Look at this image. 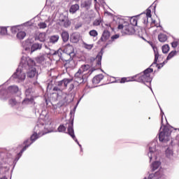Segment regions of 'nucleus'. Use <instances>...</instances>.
Wrapping results in <instances>:
<instances>
[{
	"label": "nucleus",
	"instance_id": "nucleus-37",
	"mask_svg": "<svg viewBox=\"0 0 179 179\" xmlns=\"http://www.w3.org/2000/svg\"><path fill=\"white\" fill-rule=\"evenodd\" d=\"M130 23L129 24H131V26H136L138 24V20L136 17H132L130 20Z\"/></svg>",
	"mask_w": 179,
	"mask_h": 179
},
{
	"label": "nucleus",
	"instance_id": "nucleus-35",
	"mask_svg": "<svg viewBox=\"0 0 179 179\" xmlns=\"http://www.w3.org/2000/svg\"><path fill=\"white\" fill-rule=\"evenodd\" d=\"M149 17H152V11L150 10H147L146 15L144 17V22H146Z\"/></svg>",
	"mask_w": 179,
	"mask_h": 179
},
{
	"label": "nucleus",
	"instance_id": "nucleus-48",
	"mask_svg": "<svg viewBox=\"0 0 179 179\" xmlns=\"http://www.w3.org/2000/svg\"><path fill=\"white\" fill-rule=\"evenodd\" d=\"M7 31H8V29L6 28H2L1 33H3V34H5Z\"/></svg>",
	"mask_w": 179,
	"mask_h": 179
},
{
	"label": "nucleus",
	"instance_id": "nucleus-26",
	"mask_svg": "<svg viewBox=\"0 0 179 179\" xmlns=\"http://www.w3.org/2000/svg\"><path fill=\"white\" fill-rule=\"evenodd\" d=\"M154 52H155V60L151 66H153V65H157V66H159L157 64V60L159 59V52H157V49H154Z\"/></svg>",
	"mask_w": 179,
	"mask_h": 179
},
{
	"label": "nucleus",
	"instance_id": "nucleus-44",
	"mask_svg": "<svg viewBox=\"0 0 179 179\" xmlns=\"http://www.w3.org/2000/svg\"><path fill=\"white\" fill-rule=\"evenodd\" d=\"M120 37V35L115 34L111 36L112 41H114V40H117Z\"/></svg>",
	"mask_w": 179,
	"mask_h": 179
},
{
	"label": "nucleus",
	"instance_id": "nucleus-20",
	"mask_svg": "<svg viewBox=\"0 0 179 179\" xmlns=\"http://www.w3.org/2000/svg\"><path fill=\"white\" fill-rule=\"evenodd\" d=\"M36 73H37V70L35 67L29 68V71L27 72L28 78H34V76H36Z\"/></svg>",
	"mask_w": 179,
	"mask_h": 179
},
{
	"label": "nucleus",
	"instance_id": "nucleus-38",
	"mask_svg": "<svg viewBox=\"0 0 179 179\" xmlns=\"http://www.w3.org/2000/svg\"><path fill=\"white\" fill-rule=\"evenodd\" d=\"M101 24V18L96 19L93 22V26H100Z\"/></svg>",
	"mask_w": 179,
	"mask_h": 179
},
{
	"label": "nucleus",
	"instance_id": "nucleus-23",
	"mask_svg": "<svg viewBox=\"0 0 179 179\" xmlns=\"http://www.w3.org/2000/svg\"><path fill=\"white\" fill-rule=\"evenodd\" d=\"M38 39L41 43H44L45 40L47 39V34L45 32H41L38 36Z\"/></svg>",
	"mask_w": 179,
	"mask_h": 179
},
{
	"label": "nucleus",
	"instance_id": "nucleus-10",
	"mask_svg": "<svg viewBox=\"0 0 179 179\" xmlns=\"http://www.w3.org/2000/svg\"><path fill=\"white\" fill-rule=\"evenodd\" d=\"M75 81L80 85L85 83V77L83 76V73L78 70L77 73L75 74Z\"/></svg>",
	"mask_w": 179,
	"mask_h": 179
},
{
	"label": "nucleus",
	"instance_id": "nucleus-55",
	"mask_svg": "<svg viewBox=\"0 0 179 179\" xmlns=\"http://www.w3.org/2000/svg\"><path fill=\"white\" fill-rule=\"evenodd\" d=\"M94 2H97V0H94Z\"/></svg>",
	"mask_w": 179,
	"mask_h": 179
},
{
	"label": "nucleus",
	"instance_id": "nucleus-46",
	"mask_svg": "<svg viewBox=\"0 0 179 179\" xmlns=\"http://www.w3.org/2000/svg\"><path fill=\"white\" fill-rule=\"evenodd\" d=\"M59 54H61V51L58 50L53 53V55H58L59 57Z\"/></svg>",
	"mask_w": 179,
	"mask_h": 179
},
{
	"label": "nucleus",
	"instance_id": "nucleus-39",
	"mask_svg": "<svg viewBox=\"0 0 179 179\" xmlns=\"http://www.w3.org/2000/svg\"><path fill=\"white\" fill-rule=\"evenodd\" d=\"M39 29H45L47 28V24L45 22H40L38 24Z\"/></svg>",
	"mask_w": 179,
	"mask_h": 179
},
{
	"label": "nucleus",
	"instance_id": "nucleus-19",
	"mask_svg": "<svg viewBox=\"0 0 179 179\" xmlns=\"http://www.w3.org/2000/svg\"><path fill=\"white\" fill-rule=\"evenodd\" d=\"M63 43H68L69 41V33L66 31H63L61 34Z\"/></svg>",
	"mask_w": 179,
	"mask_h": 179
},
{
	"label": "nucleus",
	"instance_id": "nucleus-40",
	"mask_svg": "<svg viewBox=\"0 0 179 179\" xmlns=\"http://www.w3.org/2000/svg\"><path fill=\"white\" fill-rule=\"evenodd\" d=\"M84 47L86 50H92L93 48V44L84 43Z\"/></svg>",
	"mask_w": 179,
	"mask_h": 179
},
{
	"label": "nucleus",
	"instance_id": "nucleus-5",
	"mask_svg": "<svg viewBox=\"0 0 179 179\" xmlns=\"http://www.w3.org/2000/svg\"><path fill=\"white\" fill-rule=\"evenodd\" d=\"M170 135H171V131L170 129L166 128L159 134V139L160 142H169L170 141Z\"/></svg>",
	"mask_w": 179,
	"mask_h": 179
},
{
	"label": "nucleus",
	"instance_id": "nucleus-49",
	"mask_svg": "<svg viewBox=\"0 0 179 179\" xmlns=\"http://www.w3.org/2000/svg\"><path fill=\"white\" fill-rule=\"evenodd\" d=\"M164 65V62H163L162 64H160L159 66H158V69H160V68H163V66Z\"/></svg>",
	"mask_w": 179,
	"mask_h": 179
},
{
	"label": "nucleus",
	"instance_id": "nucleus-7",
	"mask_svg": "<svg viewBox=\"0 0 179 179\" xmlns=\"http://www.w3.org/2000/svg\"><path fill=\"white\" fill-rule=\"evenodd\" d=\"M58 24H59V26L66 28L71 26V21L69 20V19H68V17L62 15H60Z\"/></svg>",
	"mask_w": 179,
	"mask_h": 179
},
{
	"label": "nucleus",
	"instance_id": "nucleus-9",
	"mask_svg": "<svg viewBox=\"0 0 179 179\" xmlns=\"http://www.w3.org/2000/svg\"><path fill=\"white\" fill-rule=\"evenodd\" d=\"M67 134L71 136V138L73 139V141H76L77 143H79L78 141V139H76V136H75V131L73 130V120H72L69 124H68V129H67Z\"/></svg>",
	"mask_w": 179,
	"mask_h": 179
},
{
	"label": "nucleus",
	"instance_id": "nucleus-51",
	"mask_svg": "<svg viewBox=\"0 0 179 179\" xmlns=\"http://www.w3.org/2000/svg\"><path fill=\"white\" fill-rule=\"evenodd\" d=\"M79 27H82V24H80L78 27H76V29H79Z\"/></svg>",
	"mask_w": 179,
	"mask_h": 179
},
{
	"label": "nucleus",
	"instance_id": "nucleus-57",
	"mask_svg": "<svg viewBox=\"0 0 179 179\" xmlns=\"http://www.w3.org/2000/svg\"><path fill=\"white\" fill-rule=\"evenodd\" d=\"M1 93H2L1 92H0V94H1Z\"/></svg>",
	"mask_w": 179,
	"mask_h": 179
},
{
	"label": "nucleus",
	"instance_id": "nucleus-32",
	"mask_svg": "<svg viewBox=\"0 0 179 179\" xmlns=\"http://www.w3.org/2000/svg\"><path fill=\"white\" fill-rule=\"evenodd\" d=\"M89 34L91 37H97V36H99V32H97L96 29H92L89 31Z\"/></svg>",
	"mask_w": 179,
	"mask_h": 179
},
{
	"label": "nucleus",
	"instance_id": "nucleus-1",
	"mask_svg": "<svg viewBox=\"0 0 179 179\" xmlns=\"http://www.w3.org/2000/svg\"><path fill=\"white\" fill-rule=\"evenodd\" d=\"M152 73H153V69L148 68L143 71V74H138L132 77L122 78L119 80L120 83H127V82H134V80L141 82L142 83H149L152 82V78H150Z\"/></svg>",
	"mask_w": 179,
	"mask_h": 179
},
{
	"label": "nucleus",
	"instance_id": "nucleus-27",
	"mask_svg": "<svg viewBox=\"0 0 179 179\" xmlns=\"http://www.w3.org/2000/svg\"><path fill=\"white\" fill-rule=\"evenodd\" d=\"M158 40L160 41V43H166V41H167V35L159 34L158 35Z\"/></svg>",
	"mask_w": 179,
	"mask_h": 179
},
{
	"label": "nucleus",
	"instance_id": "nucleus-22",
	"mask_svg": "<svg viewBox=\"0 0 179 179\" xmlns=\"http://www.w3.org/2000/svg\"><path fill=\"white\" fill-rule=\"evenodd\" d=\"M8 90L10 93L16 94L19 92V87L16 85H11L8 87Z\"/></svg>",
	"mask_w": 179,
	"mask_h": 179
},
{
	"label": "nucleus",
	"instance_id": "nucleus-54",
	"mask_svg": "<svg viewBox=\"0 0 179 179\" xmlns=\"http://www.w3.org/2000/svg\"><path fill=\"white\" fill-rule=\"evenodd\" d=\"M150 152L153 153V151H152V150H150Z\"/></svg>",
	"mask_w": 179,
	"mask_h": 179
},
{
	"label": "nucleus",
	"instance_id": "nucleus-45",
	"mask_svg": "<svg viewBox=\"0 0 179 179\" xmlns=\"http://www.w3.org/2000/svg\"><path fill=\"white\" fill-rule=\"evenodd\" d=\"M17 30H19V29L16 27H12V29H11L12 33H17Z\"/></svg>",
	"mask_w": 179,
	"mask_h": 179
},
{
	"label": "nucleus",
	"instance_id": "nucleus-4",
	"mask_svg": "<svg viewBox=\"0 0 179 179\" xmlns=\"http://www.w3.org/2000/svg\"><path fill=\"white\" fill-rule=\"evenodd\" d=\"M40 135H41L40 133L38 134H37V133H34L31 136L30 139H27L25 141H24L23 145L24 146L22 149V150L20 151L19 155H22V153H23V152H24V150H26V149H27V148H29V146H30V145H31V143H33V142H36V140H37L40 138Z\"/></svg>",
	"mask_w": 179,
	"mask_h": 179
},
{
	"label": "nucleus",
	"instance_id": "nucleus-30",
	"mask_svg": "<svg viewBox=\"0 0 179 179\" xmlns=\"http://www.w3.org/2000/svg\"><path fill=\"white\" fill-rule=\"evenodd\" d=\"M159 166H160V162H155L154 163H152V171H155L157 170Z\"/></svg>",
	"mask_w": 179,
	"mask_h": 179
},
{
	"label": "nucleus",
	"instance_id": "nucleus-2",
	"mask_svg": "<svg viewBox=\"0 0 179 179\" xmlns=\"http://www.w3.org/2000/svg\"><path fill=\"white\" fill-rule=\"evenodd\" d=\"M117 29L118 30H122L123 34H127L128 36L135 34V28H134L132 24L124 21V20H120Z\"/></svg>",
	"mask_w": 179,
	"mask_h": 179
},
{
	"label": "nucleus",
	"instance_id": "nucleus-31",
	"mask_svg": "<svg viewBox=\"0 0 179 179\" xmlns=\"http://www.w3.org/2000/svg\"><path fill=\"white\" fill-rule=\"evenodd\" d=\"M90 68V66L89 64H84L81 66L80 69L78 71H80L81 73H83V72H86Z\"/></svg>",
	"mask_w": 179,
	"mask_h": 179
},
{
	"label": "nucleus",
	"instance_id": "nucleus-11",
	"mask_svg": "<svg viewBox=\"0 0 179 179\" xmlns=\"http://www.w3.org/2000/svg\"><path fill=\"white\" fill-rule=\"evenodd\" d=\"M77 63L73 59H69L66 61L64 64V67L66 69H75L76 68Z\"/></svg>",
	"mask_w": 179,
	"mask_h": 179
},
{
	"label": "nucleus",
	"instance_id": "nucleus-16",
	"mask_svg": "<svg viewBox=\"0 0 179 179\" xmlns=\"http://www.w3.org/2000/svg\"><path fill=\"white\" fill-rule=\"evenodd\" d=\"M80 40V36L78 33H73L71 35L70 41L73 43H79Z\"/></svg>",
	"mask_w": 179,
	"mask_h": 179
},
{
	"label": "nucleus",
	"instance_id": "nucleus-17",
	"mask_svg": "<svg viewBox=\"0 0 179 179\" xmlns=\"http://www.w3.org/2000/svg\"><path fill=\"white\" fill-rule=\"evenodd\" d=\"M81 8H85V9H90V6H92V0H85L83 1L80 4Z\"/></svg>",
	"mask_w": 179,
	"mask_h": 179
},
{
	"label": "nucleus",
	"instance_id": "nucleus-8",
	"mask_svg": "<svg viewBox=\"0 0 179 179\" xmlns=\"http://www.w3.org/2000/svg\"><path fill=\"white\" fill-rule=\"evenodd\" d=\"M22 65H27L29 68H34L36 66V62L30 57H23L21 59Z\"/></svg>",
	"mask_w": 179,
	"mask_h": 179
},
{
	"label": "nucleus",
	"instance_id": "nucleus-13",
	"mask_svg": "<svg viewBox=\"0 0 179 179\" xmlns=\"http://www.w3.org/2000/svg\"><path fill=\"white\" fill-rule=\"evenodd\" d=\"M110 31H108V30H104L102 33V35L99 41V43L101 42V43H106V41H107V40H108V38H110Z\"/></svg>",
	"mask_w": 179,
	"mask_h": 179
},
{
	"label": "nucleus",
	"instance_id": "nucleus-6",
	"mask_svg": "<svg viewBox=\"0 0 179 179\" xmlns=\"http://www.w3.org/2000/svg\"><path fill=\"white\" fill-rule=\"evenodd\" d=\"M102 55H103V53L99 52L96 55V58H94V57H91L90 58V62L92 64L93 66H96V69H99V68H100V66H101Z\"/></svg>",
	"mask_w": 179,
	"mask_h": 179
},
{
	"label": "nucleus",
	"instance_id": "nucleus-41",
	"mask_svg": "<svg viewBox=\"0 0 179 179\" xmlns=\"http://www.w3.org/2000/svg\"><path fill=\"white\" fill-rule=\"evenodd\" d=\"M36 62H38V64H41L42 62H44L43 56H41V57H37Z\"/></svg>",
	"mask_w": 179,
	"mask_h": 179
},
{
	"label": "nucleus",
	"instance_id": "nucleus-21",
	"mask_svg": "<svg viewBox=\"0 0 179 179\" xmlns=\"http://www.w3.org/2000/svg\"><path fill=\"white\" fill-rule=\"evenodd\" d=\"M79 8H80L79 4L78 3L73 4L69 8V13L72 14L76 13V12L79 10Z\"/></svg>",
	"mask_w": 179,
	"mask_h": 179
},
{
	"label": "nucleus",
	"instance_id": "nucleus-33",
	"mask_svg": "<svg viewBox=\"0 0 179 179\" xmlns=\"http://www.w3.org/2000/svg\"><path fill=\"white\" fill-rule=\"evenodd\" d=\"M173 48H177L178 47V51H179V39L175 40L171 43Z\"/></svg>",
	"mask_w": 179,
	"mask_h": 179
},
{
	"label": "nucleus",
	"instance_id": "nucleus-50",
	"mask_svg": "<svg viewBox=\"0 0 179 179\" xmlns=\"http://www.w3.org/2000/svg\"><path fill=\"white\" fill-rule=\"evenodd\" d=\"M50 131H43L42 132V134L41 135V136H43V135H45V134H49Z\"/></svg>",
	"mask_w": 179,
	"mask_h": 179
},
{
	"label": "nucleus",
	"instance_id": "nucleus-58",
	"mask_svg": "<svg viewBox=\"0 0 179 179\" xmlns=\"http://www.w3.org/2000/svg\"><path fill=\"white\" fill-rule=\"evenodd\" d=\"M144 179H146V178H145Z\"/></svg>",
	"mask_w": 179,
	"mask_h": 179
},
{
	"label": "nucleus",
	"instance_id": "nucleus-3",
	"mask_svg": "<svg viewBox=\"0 0 179 179\" xmlns=\"http://www.w3.org/2000/svg\"><path fill=\"white\" fill-rule=\"evenodd\" d=\"M64 88L59 87V86L55 87L53 88V92H59L57 94V100L59 101L57 106L59 107H62L68 104V101L66 100V96H62L60 94H62V91Z\"/></svg>",
	"mask_w": 179,
	"mask_h": 179
},
{
	"label": "nucleus",
	"instance_id": "nucleus-28",
	"mask_svg": "<svg viewBox=\"0 0 179 179\" xmlns=\"http://www.w3.org/2000/svg\"><path fill=\"white\" fill-rule=\"evenodd\" d=\"M8 104L11 106V107H15V106L19 104V102H17L15 98H11L8 100Z\"/></svg>",
	"mask_w": 179,
	"mask_h": 179
},
{
	"label": "nucleus",
	"instance_id": "nucleus-24",
	"mask_svg": "<svg viewBox=\"0 0 179 179\" xmlns=\"http://www.w3.org/2000/svg\"><path fill=\"white\" fill-rule=\"evenodd\" d=\"M58 40H59V35H52L50 37L49 41L52 44H55L58 43Z\"/></svg>",
	"mask_w": 179,
	"mask_h": 179
},
{
	"label": "nucleus",
	"instance_id": "nucleus-25",
	"mask_svg": "<svg viewBox=\"0 0 179 179\" xmlns=\"http://www.w3.org/2000/svg\"><path fill=\"white\" fill-rule=\"evenodd\" d=\"M24 37H26V33L24 31H18L16 35V38L17 40H24Z\"/></svg>",
	"mask_w": 179,
	"mask_h": 179
},
{
	"label": "nucleus",
	"instance_id": "nucleus-15",
	"mask_svg": "<svg viewBox=\"0 0 179 179\" xmlns=\"http://www.w3.org/2000/svg\"><path fill=\"white\" fill-rule=\"evenodd\" d=\"M103 79H104V76L103 74H99L93 78L92 83L94 85V86H96V85H99V83L101 82Z\"/></svg>",
	"mask_w": 179,
	"mask_h": 179
},
{
	"label": "nucleus",
	"instance_id": "nucleus-36",
	"mask_svg": "<svg viewBox=\"0 0 179 179\" xmlns=\"http://www.w3.org/2000/svg\"><path fill=\"white\" fill-rule=\"evenodd\" d=\"M58 132H66V127L64 124H60L57 129Z\"/></svg>",
	"mask_w": 179,
	"mask_h": 179
},
{
	"label": "nucleus",
	"instance_id": "nucleus-14",
	"mask_svg": "<svg viewBox=\"0 0 179 179\" xmlns=\"http://www.w3.org/2000/svg\"><path fill=\"white\" fill-rule=\"evenodd\" d=\"M13 76L20 80H24V79H26V73L19 71V69L17 70L16 73H15Z\"/></svg>",
	"mask_w": 179,
	"mask_h": 179
},
{
	"label": "nucleus",
	"instance_id": "nucleus-43",
	"mask_svg": "<svg viewBox=\"0 0 179 179\" xmlns=\"http://www.w3.org/2000/svg\"><path fill=\"white\" fill-rule=\"evenodd\" d=\"M30 93H31V88H28L26 91H25V94L27 96H30Z\"/></svg>",
	"mask_w": 179,
	"mask_h": 179
},
{
	"label": "nucleus",
	"instance_id": "nucleus-42",
	"mask_svg": "<svg viewBox=\"0 0 179 179\" xmlns=\"http://www.w3.org/2000/svg\"><path fill=\"white\" fill-rule=\"evenodd\" d=\"M33 47H37L36 50H41V48H43V45L38 43V44L34 45Z\"/></svg>",
	"mask_w": 179,
	"mask_h": 179
},
{
	"label": "nucleus",
	"instance_id": "nucleus-18",
	"mask_svg": "<svg viewBox=\"0 0 179 179\" xmlns=\"http://www.w3.org/2000/svg\"><path fill=\"white\" fill-rule=\"evenodd\" d=\"M64 50L66 54L68 55H71V54L73 52V46H72L71 44H67L64 46Z\"/></svg>",
	"mask_w": 179,
	"mask_h": 179
},
{
	"label": "nucleus",
	"instance_id": "nucleus-56",
	"mask_svg": "<svg viewBox=\"0 0 179 179\" xmlns=\"http://www.w3.org/2000/svg\"><path fill=\"white\" fill-rule=\"evenodd\" d=\"M157 27H161L160 26H157Z\"/></svg>",
	"mask_w": 179,
	"mask_h": 179
},
{
	"label": "nucleus",
	"instance_id": "nucleus-34",
	"mask_svg": "<svg viewBox=\"0 0 179 179\" xmlns=\"http://www.w3.org/2000/svg\"><path fill=\"white\" fill-rule=\"evenodd\" d=\"M169 51H170V46H169V45H164L162 46V52H164V54H167Z\"/></svg>",
	"mask_w": 179,
	"mask_h": 179
},
{
	"label": "nucleus",
	"instance_id": "nucleus-47",
	"mask_svg": "<svg viewBox=\"0 0 179 179\" xmlns=\"http://www.w3.org/2000/svg\"><path fill=\"white\" fill-rule=\"evenodd\" d=\"M29 102H30V99H26L23 100L22 104H27V103H29Z\"/></svg>",
	"mask_w": 179,
	"mask_h": 179
},
{
	"label": "nucleus",
	"instance_id": "nucleus-29",
	"mask_svg": "<svg viewBox=\"0 0 179 179\" xmlns=\"http://www.w3.org/2000/svg\"><path fill=\"white\" fill-rule=\"evenodd\" d=\"M176 55H177V51L172 50L166 57V61L171 59V58H173V57H176Z\"/></svg>",
	"mask_w": 179,
	"mask_h": 179
},
{
	"label": "nucleus",
	"instance_id": "nucleus-53",
	"mask_svg": "<svg viewBox=\"0 0 179 179\" xmlns=\"http://www.w3.org/2000/svg\"><path fill=\"white\" fill-rule=\"evenodd\" d=\"M150 160L152 162V155L150 156Z\"/></svg>",
	"mask_w": 179,
	"mask_h": 179
},
{
	"label": "nucleus",
	"instance_id": "nucleus-12",
	"mask_svg": "<svg viewBox=\"0 0 179 179\" xmlns=\"http://www.w3.org/2000/svg\"><path fill=\"white\" fill-rule=\"evenodd\" d=\"M71 82H72V79H64L57 83V86L59 87H62V89L64 90L68 87V85H69V83H71Z\"/></svg>",
	"mask_w": 179,
	"mask_h": 179
},
{
	"label": "nucleus",
	"instance_id": "nucleus-52",
	"mask_svg": "<svg viewBox=\"0 0 179 179\" xmlns=\"http://www.w3.org/2000/svg\"><path fill=\"white\" fill-rule=\"evenodd\" d=\"M74 2H79L80 0H73Z\"/></svg>",
	"mask_w": 179,
	"mask_h": 179
}]
</instances>
